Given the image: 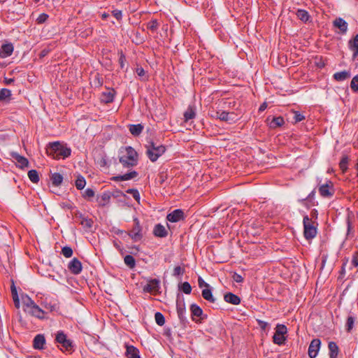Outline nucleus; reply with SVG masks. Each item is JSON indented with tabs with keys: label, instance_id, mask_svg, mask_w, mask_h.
I'll list each match as a JSON object with an SVG mask.
<instances>
[{
	"label": "nucleus",
	"instance_id": "obj_1",
	"mask_svg": "<svg viewBox=\"0 0 358 358\" xmlns=\"http://www.w3.org/2000/svg\"><path fill=\"white\" fill-rule=\"evenodd\" d=\"M119 161L124 168H132L138 164V153L132 147L127 146L121 152Z\"/></svg>",
	"mask_w": 358,
	"mask_h": 358
},
{
	"label": "nucleus",
	"instance_id": "obj_2",
	"mask_svg": "<svg viewBox=\"0 0 358 358\" xmlns=\"http://www.w3.org/2000/svg\"><path fill=\"white\" fill-rule=\"evenodd\" d=\"M48 152L49 155H52L53 158L59 159L69 157L71 153V150L70 148L62 145L57 141L49 143Z\"/></svg>",
	"mask_w": 358,
	"mask_h": 358
},
{
	"label": "nucleus",
	"instance_id": "obj_3",
	"mask_svg": "<svg viewBox=\"0 0 358 358\" xmlns=\"http://www.w3.org/2000/svg\"><path fill=\"white\" fill-rule=\"evenodd\" d=\"M146 155L149 159L155 162L166 152V147L153 141H150L146 145Z\"/></svg>",
	"mask_w": 358,
	"mask_h": 358
},
{
	"label": "nucleus",
	"instance_id": "obj_4",
	"mask_svg": "<svg viewBox=\"0 0 358 358\" xmlns=\"http://www.w3.org/2000/svg\"><path fill=\"white\" fill-rule=\"evenodd\" d=\"M303 236L306 240H310L317 235L316 221L313 220L308 215H305L303 218Z\"/></svg>",
	"mask_w": 358,
	"mask_h": 358
},
{
	"label": "nucleus",
	"instance_id": "obj_5",
	"mask_svg": "<svg viewBox=\"0 0 358 358\" xmlns=\"http://www.w3.org/2000/svg\"><path fill=\"white\" fill-rule=\"evenodd\" d=\"M56 343H59L62 350L67 352H73L74 350V345L73 341L67 338V336L63 331H58L55 336Z\"/></svg>",
	"mask_w": 358,
	"mask_h": 358
},
{
	"label": "nucleus",
	"instance_id": "obj_6",
	"mask_svg": "<svg viewBox=\"0 0 358 358\" xmlns=\"http://www.w3.org/2000/svg\"><path fill=\"white\" fill-rule=\"evenodd\" d=\"M134 227L132 229L127 233L128 236L132 239L133 241L137 242L143 238L142 227L140 224V221L137 217H134Z\"/></svg>",
	"mask_w": 358,
	"mask_h": 358
},
{
	"label": "nucleus",
	"instance_id": "obj_7",
	"mask_svg": "<svg viewBox=\"0 0 358 358\" xmlns=\"http://www.w3.org/2000/svg\"><path fill=\"white\" fill-rule=\"evenodd\" d=\"M176 310L177 314L180 321L182 323H185L187 322L186 317V308H185V299L182 295L178 294L177 299H176Z\"/></svg>",
	"mask_w": 358,
	"mask_h": 358
},
{
	"label": "nucleus",
	"instance_id": "obj_8",
	"mask_svg": "<svg viewBox=\"0 0 358 358\" xmlns=\"http://www.w3.org/2000/svg\"><path fill=\"white\" fill-rule=\"evenodd\" d=\"M191 317L196 322H201L207 318V315L203 314V310L196 303L190 306Z\"/></svg>",
	"mask_w": 358,
	"mask_h": 358
},
{
	"label": "nucleus",
	"instance_id": "obj_9",
	"mask_svg": "<svg viewBox=\"0 0 358 358\" xmlns=\"http://www.w3.org/2000/svg\"><path fill=\"white\" fill-rule=\"evenodd\" d=\"M318 192L322 197H331L335 192L333 182L330 180H328L325 184L320 185L318 187Z\"/></svg>",
	"mask_w": 358,
	"mask_h": 358
},
{
	"label": "nucleus",
	"instance_id": "obj_10",
	"mask_svg": "<svg viewBox=\"0 0 358 358\" xmlns=\"http://www.w3.org/2000/svg\"><path fill=\"white\" fill-rule=\"evenodd\" d=\"M160 281L154 278L148 280V283L143 287V292L148 293L157 294L159 292Z\"/></svg>",
	"mask_w": 358,
	"mask_h": 358
},
{
	"label": "nucleus",
	"instance_id": "obj_11",
	"mask_svg": "<svg viewBox=\"0 0 358 358\" xmlns=\"http://www.w3.org/2000/svg\"><path fill=\"white\" fill-rule=\"evenodd\" d=\"M185 218V213L182 209H175L166 215L167 221L170 222H178Z\"/></svg>",
	"mask_w": 358,
	"mask_h": 358
},
{
	"label": "nucleus",
	"instance_id": "obj_12",
	"mask_svg": "<svg viewBox=\"0 0 358 358\" xmlns=\"http://www.w3.org/2000/svg\"><path fill=\"white\" fill-rule=\"evenodd\" d=\"M68 268L73 275H78L83 270V265L80 260L74 257L68 264Z\"/></svg>",
	"mask_w": 358,
	"mask_h": 358
},
{
	"label": "nucleus",
	"instance_id": "obj_13",
	"mask_svg": "<svg viewBox=\"0 0 358 358\" xmlns=\"http://www.w3.org/2000/svg\"><path fill=\"white\" fill-rule=\"evenodd\" d=\"M213 116L227 122H232L235 119L234 113H229L224 110H217Z\"/></svg>",
	"mask_w": 358,
	"mask_h": 358
},
{
	"label": "nucleus",
	"instance_id": "obj_14",
	"mask_svg": "<svg viewBox=\"0 0 358 358\" xmlns=\"http://www.w3.org/2000/svg\"><path fill=\"white\" fill-rule=\"evenodd\" d=\"M321 341L318 338L313 339L308 347V356L310 358H315L320 348Z\"/></svg>",
	"mask_w": 358,
	"mask_h": 358
},
{
	"label": "nucleus",
	"instance_id": "obj_15",
	"mask_svg": "<svg viewBox=\"0 0 358 358\" xmlns=\"http://www.w3.org/2000/svg\"><path fill=\"white\" fill-rule=\"evenodd\" d=\"M125 356L127 358H141L140 356L139 350L134 345L125 343Z\"/></svg>",
	"mask_w": 358,
	"mask_h": 358
},
{
	"label": "nucleus",
	"instance_id": "obj_16",
	"mask_svg": "<svg viewBox=\"0 0 358 358\" xmlns=\"http://www.w3.org/2000/svg\"><path fill=\"white\" fill-rule=\"evenodd\" d=\"M334 27L339 29L340 33L341 34H346L348 31V24L345 20H344L341 17H337L335 19V20L333 22Z\"/></svg>",
	"mask_w": 358,
	"mask_h": 358
},
{
	"label": "nucleus",
	"instance_id": "obj_17",
	"mask_svg": "<svg viewBox=\"0 0 358 358\" xmlns=\"http://www.w3.org/2000/svg\"><path fill=\"white\" fill-rule=\"evenodd\" d=\"M13 45L11 43L3 44L0 48V58H6L13 52Z\"/></svg>",
	"mask_w": 358,
	"mask_h": 358
},
{
	"label": "nucleus",
	"instance_id": "obj_18",
	"mask_svg": "<svg viewBox=\"0 0 358 358\" xmlns=\"http://www.w3.org/2000/svg\"><path fill=\"white\" fill-rule=\"evenodd\" d=\"M12 157L16 162L17 166L19 168L22 169L29 166V161L26 157L21 156L16 152L12 154Z\"/></svg>",
	"mask_w": 358,
	"mask_h": 358
},
{
	"label": "nucleus",
	"instance_id": "obj_19",
	"mask_svg": "<svg viewBox=\"0 0 358 358\" xmlns=\"http://www.w3.org/2000/svg\"><path fill=\"white\" fill-rule=\"evenodd\" d=\"M138 172H136V171H132L131 172L127 173L123 175L113 176L111 179H112V180L116 181V182L125 181V180H129L133 179V178H136V176H138Z\"/></svg>",
	"mask_w": 358,
	"mask_h": 358
},
{
	"label": "nucleus",
	"instance_id": "obj_20",
	"mask_svg": "<svg viewBox=\"0 0 358 358\" xmlns=\"http://www.w3.org/2000/svg\"><path fill=\"white\" fill-rule=\"evenodd\" d=\"M349 49L352 51V58L355 59L358 55V34L348 42Z\"/></svg>",
	"mask_w": 358,
	"mask_h": 358
},
{
	"label": "nucleus",
	"instance_id": "obj_21",
	"mask_svg": "<svg viewBox=\"0 0 358 358\" xmlns=\"http://www.w3.org/2000/svg\"><path fill=\"white\" fill-rule=\"evenodd\" d=\"M45 344V338L43 334H37L33 341V347L34 349L42 350Z\"/></svg>",
	"mask_w": 358,
	"mask_h": 358
},
{
	"label": "nucleus",
	"instance_id": "obj_22",
	"mask_svg": "<svg viewBox=\"0 0 358 358\" xmlns=\"http://www.w3.org/2000/svg\"><path fill=\"white\" fill-rule=\"evenodd\" d=\"M110 198L111 192H104L101 194L97 196L96 201L99 203V205L103 207L109 203Z\"/></svg>",
	"mask_w": 358,
	"mask_h": 358
},
{
	"label": "nucleus",
	"instance_id": "obj_23",
	"mask_svg": "<svg viewBox=\"0 0 358 358\" xmlns=\"http://www.w3.org/2000/svg\"><path fill=\"white\" fill-rule=\"evenodd\" d=\"M153 234L156 237L165 238L168 235V231L162 224H157L153 229Z\"/></svg>",
	"mask_w": 358,
	"mask_h": 358
},
{
	"label": "nucleus",
	"instance_id": "obj_24",
	"mask_svg": "<svg viewBox=\"0 0 358 358\" xmlns=\"http://www.w3.org/2000/svg\"><path fill=\"white\" fill-rule=\"evenodd\" d=\"M296 17L299 20L304 23H307L308 22L311 21V17L309 15L308 12L303 9H297L295 13Z\"/></svg>",
	"mask_w": 358,
	"mask_h": 358
},
{
	"label": "nucleus",
	"instance_id": "obj_25",
	"mask_svg": "<svg viewBox=\"0 0 358 358\" xmlns=\"http://www.w3.org/2000/svg\"><path fill=\"white\" fill-rule=\"evenodd\" d=\"M224 299L226 302L233 305H238L241 303V298L231 292L226 293Z\"/></svg>",
	"mask_w": 358,
	"mask_h": 358
},
{
	"label": "nucleus",
	"instance_id": "obj_26",
	"mask_svg": "<svg viewBox=\"0 0 358 358\" xmlns=\"http://www.w3.org/2000/svg\"><path fill=\"white\" fill-rule=\"evenodd\" d=\"M27 312L37 318H44L45 312L36 304L32 306V307Z\"/></svg>",
	"mask_w": 358,
	"mask_h": 358
},
{
	"label": "nucleus",
	"instance_id": "obj_27",
	"mask_svg": "<svg viewBox=\"0 0 358 358\" xmlns=\"http://www.w3.org/2000/svg\"><path fill=\"white\" fill-rule=\"evenodd\" d=\"M23 309L25 312L29 310L32 306H34L35 302L27 294H23L21 296Z\"/></svg>",
	"mask_w": 358,
	"mask_h": 358
},
{
	"label": "nucleus",
	"instance_id": "obj_28",
	"mask_svg": "<svg viewBox=\"0 0 358 358\" xmlns=\"http://www.w3.org/2000/svg\"><path fill=\"white\" fill-rule=\"evenodd\" d=\"M196 117V108L194 105H189L184 113V120L188 122Z\"/></svg>",
	"mask_w": 358,
	"mask_h": 358
},
{
	"label": "nucleus",
	"instance_id": "obj_29",
	"mask_svg": "<svg viewBox=\"0 0 358 358\" xmlns=\"http://www.w3.org/2000/svg\"><path fill=\"white\" fill-rule=\"evenodd\" d=\"M115 91L113 90H108L101 94V99L105 103H111L114 100Z\"/></svg>",
	"mask_w": 358,
	"mask_h": 358
},
{
	"label": "nucleus",
	"instance_id": "obj_30",
	"mask_svg": "<svg viewBox=\"0 0 358 358\" xmlns=\"http://www.w3.org/2000/svg\"><path fill=\"white\" fill-rule=\"evenodd\" d=\"M329 350V358H336L338 353V347L334 341H330L328 344Z\"/></svg>",
	"mask_w": 358,
	"mask_h": 358
},
{
	"label": "nucleus",
	"instance_id": "obj_31",
	"mask_svg": "<svg viewBox=\"0 0 358 358\" xmlns=\"http://www.w3.org/2000/svg\"><path fill=\"white\" fill-rule=\"evenodd\" d=\"M333 77L336 81H344L350 77V73L348 71L336 72L334 74Z\"/></svg>",
	"mask_w": 358,
	"mask_h": 358
},
{
	"label": "nucleus",
	"instance_id": "obj_32",
	"mask_svg": "<svg viewBox=\"0 0 358 358\" xmlns=\"http://www.w3.org/2000/svg\"><path fill=\"white\" fill-rule=\"evenodd\" d=\"M201 295L204 299L206 301L210 302V303H215V299L214 298L212 290L210 287L205 288L201 292Z\"/></svg>",
	"mask_w": 358,
	"mask_h": 358
},
{
	"label": "nucleus",
	"instance_id": "obj_33",
	"mask_svg": "<svg viewBox=\"0 0 358 358\" xmlns=\"http://www.w3.org/2000/svg\"><path fill=\"white\" fill-rule=\"evenodd\" d=\"M285 124V120L282 117H274L272 120L269 123V127L271 129H275L277 127H281Z\"/></svg>",
	"mask_w": 358,
	"mask_h": 358
},
{
	"label": "nucleus",
	"instance_id": "obj_34",
	"mask_svg": "<svg viewBox=\"0 0 358 358\" xmlns=\"http://www.w3.org/2000/svg\"><path fill=\"white\" fill-rule=\"evenodd\" d=\"M129 129L133 136H138L142 133L143 130V126L141 124H130Z\"/></svg>",
	"mask_w": 358,
	"mask_h": 358
},
{
	"label": "nucleus",
	"instance_id": "obj_35",
	"mask_svg": "<svg viewBox=\"0 0 358 358\" xmlns=\"http://www.w3.org/2000/svg\"><path fill=\"white\" fill-rule=\"evenodd\" d=\"M83 229L85 230V231H91L94 221L91 218L86 217L84 220H81L79 223Z\"/></svg>",
	"mask_w": 358,
	"mask_h": 358
},
{
	"label": "nucleus",
	"instance_id": "obj_36",
	"mask_svg": "<svg viewBox=\"0 0 358 358\" xmlns=\"http://www.w3.org/2000/svg\"><path fill=\"white\" fill-rule=\"evenodd\" d=\"M51 181L54 186H59L63 181V176L59 173H54L51 176Z\"/></svg>",
	"mask_w": 358,
	"mask_h": 358
},
{
	"label": "nucleus",
	"instance_id": "obj_37",
	"mask_svg": "<svg viewBox=\"0 0 358 358\" xmlns=\"http://www.w3.org/2000/svg\"><path fill=\"white\" fill-rule=\"evenodd\" d=\"M286 340V337L283 335L279 334L278 332L275 331L273 336V342L278 345H281L284 344Z\"/></svg>",
	"mask_w": 358,
	"mask_h": 358
},
{
	"label": "nucleus",
	"instance_id": "obj_38",
	"mask_svg": "<svg viewBox=\"0 0 358 358\" xmlns=\"http://www.w3.org/2000/svg\"><path fill=\"white\" fill-rule=\"evenodd\" d=\"M124 264L130 268H133L136 266L135 259L131 255H127L124 258Z\"/></svg>",
	"mask_w": 358,
	"mask_h": 358
},
{
	"label": "nucleus",
	"instance_id": "obj_39",
	"mask_svg": "<svg viewBox=\"0 0 358 358\" xmlns=\"http://www.w3.org/2000/svg\"><path fill=\"white\" fill-rule=\"evenodd\" d=\"M159 24L157 19H152L147 24V29L152 32H155L159 28Z\"/></svg>",
	"mask_w": 358,
	"mask_h": 358
},
{
	"label": "nucleus",
	"instance_id": "obj_40",
	"mask_svg": "<svg viewBox=\"0 0 358 358\" xmlns=\"http://www.w3.org/2000/svg\"><path fill=\"white\" fill-rule=\"evenodd\" d=\"M28 177L29 180L34 183H37L40 180L37 171L34 169L29 171Z\"/></svg>",
	"mask_w": 358,
	"mask_h": 358
},
{
	"label": "nucleus",
	"instance_id": "obj_41",
	"mask_svg": "<svg viewBox=\"0 0 358 358\" xmlns=\"http://www.w3.org/2000/svg\"><path fill=\"white\" fill-rule=\"evenodd\" d=\"M11 96V91L6 88H3L0 91V101H6Z\"/></svg>",
	"mask_w": 358,
	"mask_h": 358
},
{
	"label": "nucleus",
	"instance_id": "obj_42",
	"mask_svg": "<svg viewBox=\"0 0 358 358\" xmlns=\"http://www.w3.org/2000/svg\"><path fill=\"white\" fill-rule=\"evenodd\" d=\"M85 185H86V181H85V178L83 177L82 176H79L77 178V179L76 180V183H75L76 188L79 190H81L85 187Z\"/></svg>",
	"mask_w": 358,
	"mask_h": 358
},
{
	"label": "nucleus",
	"instance_id": "obj_43",
	"mask_svg": "<svg viewBox=\"0 0 358 358\" xmlns=\"http://www.w3.org/2000/svg\"><path fill=\"white\" fill-rule=\"evenodd\" d=\"M155 319L156 323L159 326H162L165 323V317H164V315L162 313H161L160 312L155 313Z\"/></svg>",
	"mask_w": 358,
	"mask_h": 358
},
{
	"label": "nucleus",
	"instance_id": "obj_44",
	"mask_svg": "<svg viewBox=\"0 0 358 358\" xmlns=\"http://www.w3.org/2000/svg\"><path fill=\"white\" fill-rule=\"evenodd\" d=\"M348 157L347 156H344L342 157L339 162V167L343 172L346 171V170L348 169Z\"/></svg>",
	"mask_w": 358,
	"mask_h": 358
},
{
	"label": "nucleus",
	"instance_id": "obj_45",
	"mask_svg": "<svg viewBox=\"0 0 358 358\" xmlns=\"http://www.w3.org/2000/svg\"><path fill=\"white\" fill-rule=\"evenodd\" d=\"M355 324V317L352 316H348L345 324L346 331L350 332L352 329Z\"/></svg>",
	"mask_w": 358,
	"mask_h": 358
},
{
	"label": "nucleus",
	"instance_id": "obj_46",
	"mask_svg": "<svg viewBox=\"0 0 358 358\" xmlns=\"http://www.w3.org/2000/svg\"><path fill=\"white\" fill-rule=\"evenodd\" d=\"M180 289L186 294H189L192 292V287L188 282L182 283Z\"/></svg>",
	"mask_w": 358,
	"mask_h": 358
},
{
	"label": "nucleus",
	"instance_id": "obj_47",
	"mask_svg": "<svg viewBox=\"0 0 358 358\" xmlns=\"http://www.w3.org/2000/svg\"><path fill=\"white\" fill-rule=\"evenodd\" d=\"M62 254L66 258H69L73 255V250L69 246H64L62 248Z\"/></svg>",
	"mask_w": 358,
	"mask_h": 358
},
{
	"label": "nucleus",
	"instance_id": "obj_48",
	"mask_svg": "<svg viewBox=\"0 0 358 358\" xmlns=\"http://www.w3.org/2000/svg\"><path fill=\"white\" fill-rule=\"evenodd\" d=\"M350 87L355 92H358V75L355 76L351 80Z\"/></svg>",
	"mask_w": 358,
	"mask_h": 358
},
{
	"label": "nucleus",
	"instance_id": "obj_49",
	"mask_svg": "<svg viewBox=\"0 0 358 358\" xmlns=\"http://www.w3.org/2000/svg\"><path fill=\"white\" fill-rule=\"evenodd\" d=\"M126 192H127V193L131 194L132 196L134 197V199L136 201L139 202L140 194L136 189H128Z\"/></svg>",
	"mask_w": 358,
	"mask_h": 358
},
{
	"label": "nucleus",
	"instance_id": "obj_50",
	"mask_svg": "<svg viewBox=\"0 0 358 358\" xmlns=\"http://www.w3.org/2000/svg\"><path fill=\"white\" fill-rule=\"evenodd\" d=\"M275 331L278 332L279 334L285 336L287 333V328L284 324H278L276 326Z\"/></svg>",
	"mask_w": 358,
	"mask_h": 358
},
{
	"label": "nucleus",
	"instance_id": "obj_51",
	"mask_svg": "<svg viewBox=\"0 0 358 358\" xmlns=\"http://www.w3.org/2000/svg\"><path fill=\"white\" fill-rule=\"evenodd\" d=\"M184 272H185V269L183 268H182L180 266H177L173 269V275L176 276V277L179 276V275H182L184 273Z\"/></svg>",
	"mask_w": 358,
	"mask_h": 358
},
{
	"label": "nucleus",
	"instance_id": "obj_52",
	"mask_svg": "<svg viewBox=\"0 0 358 358\" xmlns=\"http://www.w3.org/2000/svg\"><path fill=\"white\" fill-rule=\"evenodd\" d=\"M49 17V15L46 13H41L36 19V22L38 24L44 23Z\"/></svg>",
	"mask_w": 358,
	"mask_h": 358
},
{
	"label": "nucleus",
	"instance_id": "obj_53",
	"mask_svg": "<svg viewBox=\"0 0 358 358\" xmlns=\"http://www.w3.org/2000/svg\"><path fill=\"white\" fill-rule=\"evenodd\" d=\"M293 119L295 121V122H299L305 119V117L300 112L295 111L294 113V117H293Z\"/></svg>",
	"mask_w": 358,
	"mask_h": 358
},
{
	"label": "nucleus",
	"instance_id": "obj_54",
	"mask_svg": "<svg viewBox=\"0 0 358 358\" xmlns=\"http://www.w3.org/2000/svg\"><path fill=\"white\" fill-rule=\"evenodd\" d=\"M119 64L121 69H124V63L126 62V57L122 51H120L119 52Z\"/></svg>",
	"mask_w": 358,
	"mask_h": 358
},
{
	"label": "nucleus",
	"instance_id": "obj_55",
	"mask_svg": "<svg viewBox=\"0 0 358 358\" xmlns=\"http://www.w3.org/2000/svg\"><path fill=\"white\" fill-rule=\"evenodd\" d=\"M94 191L91 188H87L85 190L83 196L85 198H92L94 196Z\"/></svg>",
	"mask_w": 358,
	"mask_h": 358
},
{
	"label": "nucleus",
	"instance_id": "obj_56",
	"mask_svg": "<svg viewBox=\"0 0 358 358\" xmlns=\"http://www.w3.org/2000/svg\"><path fill=\"white\" fill-rule=\"evenodd\" d=\"M315 194V189H314L306 198L299 200V201L301 203H303L306 201H311L312 199L314 198Z\"/></svg>",
	"mask_w": 358,
	"mask_h": 358
},
{
	"label": "nucleus",
	"instance_id": "obj_57",
	"mask_svg": "<svg viewBox=\"0 0 358 358\" xmlns=\"http://www.w3.org/2000/svg\"><path fill=\"white\" fill-rule=\"evenodd\" d=\"M198 285L200 288L205 287L208 288L210 287V285L206 282L201 277H199L198 278Z\"/></svg>",
	"mask_w": 358,
	"mask_h": 358
},
{
	"label": "nucleus",
	"instance_id": "obj_58",
	"mask_svg": "<svg viewBox=\"0 0 358 358\" xmlns=\"http://www.w3.org/2000/svg\"><path fill=\"white\" fill-rule=\"evenodd\" d=\"M258 325L262 330H266L268 327V323L261 320H257Z\"/></svg>",
	"mask_w": 358,
	"mask_h": 358
},
{
	"label": "nucleus",
	"instance_id": "obj_59",
	"mask_svg": "<svg viewBox=\"0 0 358 358\" xmlns=\"http://www.w3.org/2000/svg\"><path fill=\"white\" fill-rule=\"evenodd\" d=\"M232 278L233 280L238 283H241L243 281V278L237 273H234Z\"/></svg>",
	"mask_w": 358,
	"mask_h": 358
},
{
	"label": "nucleus",
	"instance_id": "obj_60",
	"mask_svg": "<svg viewBox=\"0 0 358 358\" xmlns=\"http://www.w3.org/2000/svg\"><path fill=\"white\" fill-rule=\"evenodd\" d=\"M352 264L354 266H358V250L353 254Z\"/></svg>",
	"mask_w": 358,
	"mask_h": 358
},
{
	"label": "nucleus",
	"instance_id": "obj_61",
	"mask_svg": "<svg viewBox=\"0 0 358 358\" xmlns=\"http://www.w3.org/2000/svg\"><path fill=\"white\" fill-rule=\"evenodd\" d=\"M113 15L115 17L116 20H120L122 17V13L121 10H114L113 11Z\"/></svg>",
	"mask_w": 358,
	"mask_h": 358
},
{
	"label": "nucleus",
	"instance_id": "obj_62",
	"mask_svg": "<svg viewBox=\"0 0 358 358\" xmlns=\"http://www.w3.org/2000/svg\"><path fill=\"white\" fill-rule=\"evenodd\" d=\"M98 163L100 165V166H101V167L106 166H107V159H106V156L101 157L99 159Z\"/></svg>",
	"mask_w": 358,
	"mask_h": 358
},
{
	"label": "nucleus",
	"instance_id": "obj_63",
	"mask_svg": "<svg viewBox=\"0 0 358 358\" xmlns=\"http://www.w3.org/2000/svg\"><path fill=\"white\" fill-rule=\"evenodd\" d=\"M125 196V194L120 190H115L113 192H111V196L114 198H117L120 196Z\"/></svg>",
	"mask_w": 358,
	"mask_h": 358
},
{
	"label": "nucleus",
	"instance_id": "obj_64",
	"mask_svg": "<svg viewBox=\"0 0 358 358\" xmlns=\"http://www.w3.org/2000/svg\"><path fill=\"white\" fill-rule=\"evenodd\" d=\"M45 308L49 309L52 312V311L56 310L58 308V306H57V303H54L53 304H52V303H50L48 305L46 304Z\"/></svg>",
	"mask_w": 358,
	"mask_h": 358
}]
</instances>
